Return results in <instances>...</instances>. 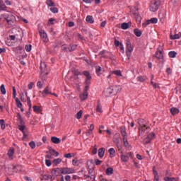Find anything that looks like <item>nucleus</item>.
I'll list each match as a JSON object with an SVG mask.
<instances>
[{
    "instance_id": "f257e3e1",
    "label": "nucleus",
    "mask_w": 181,
    "mask_h": 181,
    "mask_svg": "<svg viewBox=\"0 0 181 181\" xmlns=\"http://www.w3.org/2000/svg\"><path fill=\"white\" fill-rule=\"evenodd\" d=\"M1 22H4V23H7L9 28H12L13 24L15 23V21H16V18L12 13H7L4 14H1L0 16Z\"/></svg>"
},
{
    "instance_id": "f03ea898",
    "label": "nucleus",
    "mask_w": 181,
    "mask_h": 181,
    "mask_svg": "<svg viewBox=\"0 0 181 181\" xmlns=\"http://www.w3.org/2000/svg\"><path fill=\"white\" fill-rule=\"evenodd\" d=\"M118 93H119V87L111 86L103 91V95H105V97H111L115 95V94H118Z\"/></svg>"
},
{
    "instance_id": "7ed1b4c3",
    "label": "nucleus",
    "mask_w": 181,
    "mask_h": 181,
    "mask_svg": "<svg viewBox=\"0 0 181 181\" xmlns=\"http://www.w3.org/2000/svg\"><path fill=\"white\" fill-rule=\"evenodd\" d=\"M160 6V0H151L150 4V11L151 12H156Z\"/></svg>"
},
{
    "instance_id": "20e7f679",
    "label": "nucleus",
    "mask_w": 181,
    "mask_h": 181,
    "mask_svg": "<svg viewBox=\"0 0 181 181\" xmlns=\"http://www.w3.org/2000/svg\"><path fill=\"white\" fill-rule=\"evenodd\" d=\"M21 100L23 103H26L27 101L29 110H32V102L30 101V98L28 97V93H25V94L24 93H22L21 94Z\"/></svg>"
},
{
    "instance_id": "39448f33",
    "label": "nucleus",
    "mask_w": 181,
    "mask_h": 181,
    "mask_svg": "<svg viewBox=\"0 0 181 181\" xmlns=\"http://www.w3.org/2000/svg\"><path fill=\"white\" fill-rule=\"evenodd\" d=\"M61 173L62 175H71V173H76V170L73 168H61Z\"/></svg>"
},
{
    "instance_id": "423d86ee",
    "label": "nucleus",
    "mask_w": 181,
    "mask_h": 181,
    "mask_svg": "<svg viewBox=\"0 0 181 181\" xmlns=\"http://www.w3.org/2000/svg\"><path fill=\"white\" fill-rule=\"evenodd\" d=\"M59 173H62V169L59 168L53 169L51 172V179L54 180V179H56L59 176Z\"/></svg>"
},
{
    "instance_id": "0eeeda50",
    "label": "nucleus",
    "mask_w": 181,
    "mask_h": 181,
    "mask_svg": "<svg viewBox=\"0 0 181 181\" xmlns=\"http://www.w3.org/2000/svg\"><path fill=\"white\" fill-rule=\"evenodd\" d=\"M151 23H158V18H152L151 20H147L145 23H143V28H146L148 25Z\"/></svg>"
},
{
    "instance_id": "6e6552de",
    "label": "nucleus",
    "mask_w": 181,
    "mask_h": 181,
    "mask_svg": "<svg viewBox=\"0 0 181 181\" xmlns=\"http://www.w3.org/2000/svg\"><path fill=\"white\" fill-rule=\"evenodd\" d=\"M146 129H148V126L139 127V136H144L146 133Z\"/></svg>"
},
{
    "instance_id": "1a4fd4ad",
    "label": "nucleus",
    "mask_w": 181,
    "mask_h": 181,
    "mask_svg": "<svg viewBox=\"0 0 181 181\" xmlns=\"http://www.w3.org/2000/svg\"><path fill=\"white\" fill-rule=\"evenodd\" d=\"M40 37L42 39L43 42L47 43L49 42V39L47 38V34L45 30L40 31Z\"/></svg>"
},
{
    "instance_id": "9d476101",
    "label": "nucleus",
    "mask_w": 181,
    "mask_h": 181,
    "mask_svg": "<svg viewBox=\"0 0 181 181\" xmlns=\"http://www.w3.org/2000/svg\"><path fill=\"white\" fill-rule=\"evenodd\" d=\"M7 155L10 160H13V155H15V148L13 147H11L7 153Z\"/></svg>"
},
{
    "instance_id": "9b49d317",
    "label": "nucleus",
    "mask_w": 181,
    "mask_h": 181,
    "mask_svg": "<svg viewBox=\"0 0 181 181\" xmlns=\"http://www.w3.org/2000/svg\"><path fill=\"white\" fill-rule=\"evenodd\" d=\"M74 78H75V83H78V76H81V72L78 69L73 70Z\"/></svg>"
},
{
    "instance_id": "f8f14e48",
    "label": "nucleus",
    "mask_w": 181,
    "mask_h": 181,
    "mask_svg": "<svg viewBox=\"0 0 181 181\" xmlns=\"http://www.w3.org/2000/svg\"><path fill=\"white\" fill-rule=\"evenodd\" d=\"M153 181H159V173L156 170V167L153 168Z\"/></svg>"
},
{
    "instance_id": "ddd939ff",
    "label": "nucleus",
    "mask_w": 181,
    "mask_h": 181,
    "mask_svg": "<svg viewBox=\"0 0 181 181\" xmlns=\"http://www.w3.org/2000/svg\"><path fill=\"white\" fill-rule=\"evenodd\" d=\"M156 136V135L153 132L150 133L146 139V144H149L152 139H155Z\"/></svg>"
},
{
    "instance_id": "4468645a",
    "label": "nucleus",
    "mask_w": 181,
    "mask_h": 181,
    "mask_svg": "<svg viewBox=\"0 0 181 181\" xmlns=\"http://www.w3.org/2000/svg\"><path fill=\"white\" fill-rule=\"evenodd\" d=\"M154 56L159 60L163 59V52L161 50L158 49Z\"/></svg>"
},
{
    "instance_id": "2eb2a0df",
    "label": "nucleus",
    "mask_w": 181,
    "mask_h": 181,
    "mask_svg": "<svg viewBox=\"0 0 181 181\" xmlns=\"http://www.w3.org/2000/svg\"><path fill=\"white\" fill-rule=\"evenodd\" d=\"M120 132L122 138H128V133H127V129L125 127H120Z\"/></svg>"
},
{
    "instance_id": "dca6fc26",
    "label": "nucleus",
    "mask_w": 181,
    "mask_h": 181,
    "mask_svg": "<svg viewBox=\"0 0 181 181\" xmlns=\"http://www.w3.org/2000/svg\"><path fill=\"white\" fill-rule=\"evenodd\" d=\"M47 153H49L50 155L54 156L55 158H57L59 156V152L54 150V148H49V151H47Z\"/></svg>"
},
{
    "instance_id": "f3484780",
    "label": "nucleus",
    "mask_w": 181,
    "mask_h": 181,
    "mask_svg": "<svg viewBox=\"0 0 181 181\" xmlns=\"http://www.w3.org/2000/svg\"><path fill=\"white\" fill-rule=\"evenodd\" d=\"M134 50V48L132 47V45H131V42H127V49H126V52L127 53H132Z\"/></svg>"
},
{
    "instance_id": "a211bd4d",
    "label": "nucleus",
    "mask_w": 181,
    "mask_h": 181,
    "mask_svg": "<svg viewBox=\"0 0 181 181\" xmlns=\"http://www.w3.org/2000/svg\"><path fill=\"white\" fill-rule=\"evenodd\" d=\"M137 121L139 127H146L148 125V122L144 119H138Z\"/></svg>"
},
{
    "instance_id": "6ab92c4d",
    "label": "nucleus",
    "mask_w": 181,
    "mask_h": 181,
    "mask_svg": "<svg viewBox=\"0 0 181 181\" xmlns=\"http://www.w3.org/2000/svg\"><path fill=\"white\" fill-rule=\"evenodd\" d=\"M51 141L53 144H55L56 145H58V144H60L62 142V140H60V139L57 136H52Z\"/></svg>"
},
{
    "instance_id": "aec40b11",
    "label": "nucleus",
    "mask_w": 181,
    "mask_h": 181,
    "mask_svg": "<svg viewBox=\"0 0 181 181\" xmlns=\"http://www.w3.org/2000/svg\"><path fill=\"white\" fill-rule=\"evenodd\" d=\"M95 72H96L97 76H101V74H103V73H104V71H103V68H101V66H95Z\"/></svg>"
},
{
    "instance_id": "412c9836",
    "label": "nucleus",
    "mask_w": 181,
    "mask_h": 181,
    "mask_svg": "<svg viewBox=\"0 0 181 181\" xmlns=\"http://www.w3.org/2000/svg\"><path fill=\"white\" fill-rule=\"evenodd\" d=\"M62 158H55L52 161V165H53V166H59V165H60V163H62Z\"/></svg>"
},
{
    "instance_id": "4be33fe9",
    "label": "nucleus",
    "mask_w": 181,
    "mask_h": 181,
    "mask_svg": "<svg viewBox=\"0 0 181 181\" xmlns=\"http://www.w3.org/2000/svg\"><path fill=\"white\" fill-rule=\"evenodd\" d=\"M80 98L81 101H84L88 98V92H83L80 95Z\"/></svg>"
},
{
    "instance_id": "5701e85b",
    "label": "nucleus",
    "mask_w": 181,
    "mask_h": 181,
    "mask_svg": "<svg viewBox=\"0 0 181 181\" xmlns=\"http://www.w3.org/2000/svg\"><path fill=\"white\" fill-rule=\"evenodd\" d=\"M40 93H42V97H45L47 94H52V93L49 91V86H47L42 92L40 91Z\"/></svg>"
},
{
    "instance_id": "b1692460",
    "label": "nucleus",
    "mask_w": 181,
    "mask_h": 181,
    "mask_svg": "<svg viewBox=\"0 0 181 181\" xmlns=\"http://www.w3.org/2000/svg\"><path fill=\"white\" fill-rule=\"evenodd\" d=\"M105 153V148H101L98 150V156L99 158H104V155Z\"/></svg>"
},
{
    "instance_id": "393cba45",
    "label": "nucleus",
    "mask_w": 181,
    "mask_h": 181,
    "mask_svg": "<svg viewBox=\"0 0 181 181\" xmlns=\"http://www.w3.org/2000/svg\"><path fill=\"white\" fill-rule=\"evenodd\" d=\"M181 37V33H180L179 34H175L173 35H170V39L171 40H175L176 39H180Z\"/></svg>"
},
{
    "instance_id": "a878e982",
    "label": "nucleus",
    "mask_w": 181,
    "mask_h": 181,
    "mask_svg": "<svg viewBox=\"0 0 181 181\" xmlns=\"http://www.w3.org/2000/svg\"><path fill=\"white\" fill-rule=\"evenodd\" d=\"M170 112L173 115H177V114H179V109L177 107H172L170 110Z\"/></svg>"
},
{
    "instance_id": "bb28decb",
    "label": "nucleus",
    "mask_w": 181,
    "mask_h": 181,
    "mask_svg": "<svg viewBox=\"0 0 181 181\" xmlns=\"http://www.w3.org/2000/svg\"><path fill=\"white\" fill-rule=\"evenodd\" d=\"M86 21L88 23H94V18H93V16H87Z\"/></svg>"
},
{
    "instance_id": "cd10ccee",
    "label": "nucleus",
    "mask_w": 181,
    "mask_h": 181,
    "mask_svg": "<svg viewBox=\"0 0 181 181\" xmlns=\"http://www.w3.org/2000/svg\"><path fill=\"white\" fill-rule=\"evenodd\" d=\"M108 152L110 153V158H115V149H114V148H110L108 150Z\"/></svg>"
},
{
    "instance_id": "c85d7f7f",
    "label": "nucleus",
    "mask_w": 181,
    "mask_h": 181,
    "mask_svg": "<svg viewBox=\"0 0 181 181\" xmlns=\"http://www.w3.org/2000/svg\"><path fill=\"white\" fill-rule=\"evenodd\" d=\"M2 11H6V6L4 3V1L0 0V12Z\"/></svg>"
},
{
    "instance_id": "c756f323",
    "label": "nucleus",
    "mask_w": 181,
    "mask_h": 181,
    "mask_svg": "<svg viewBox=\"0 0 181 181\" xmlns=\"http://www.w3.org/2000/svg\"><path fill=\"white\" fill-rule=\"evenodd\" d=\"M87 168H88V169H90L91 168H94V160H88L87 161Z\"/></svg>"
},
{
    "instance_id": "7c9ffc66",
    "label": "nucleus",
    "mask_w": 181,
    "mask_h": 181,
    "mask_svg": "<svg viewBox=\"0 0 181 181\" xmlns=\"http://www.w3.org/2000/svg\"><path fill=\"white\" fill-rule=\"evenodd\" d=\"M76 156V153H66L64 155V158H66V159H70L71 158H74Z\"/></svg>"
},
{
    "instance_id": "2f4dec72",
    "label": "nucleus",
    "mask_w": 181,
    "mask_h": 181,
    "mask_svg": "<svg viewBox=\"0 0 181 181\" xmlns=\"http://www.w3.org/2000/svg\"><path fill=\"white\" fill-rule=\"evenodd\" d=\"M165 181H179V177H165Z\"/></svg>"
},
{
    "instance_id": "473e14b6",
    "label": "nucleus",
    "mask_w": 181,
    "mask_h": 181,
    "mask_svg": "<svg viewBox=\"0 0 181 181\" xmlns=\"http://www.w3.org/2000/svg\"><path fill=\"white\" fill-rule=\"evenodd\" d=\"M114 173V168H108L106 169V175L107 176H111Z\"/></svg>"
},
{
    "instance_id": "72a5a7b5",
    "label": "nucleus",
    "mask_w": 181,
    "mask_h": 181,
    "mask_svg": "<svg viewBox=\"0 0 181 181\" xmlns=\"http://www.w3.org/2000/svg\"><path fill=\"white\" fill-rule=\"evenodd\" d=\"M96 111L98 112H103V107L101 106V103H100V101H98L97 107H96Z\"/></svg>"
},
{
    "instance_id": "f704fd0d",
    "label": "nucleus",
    "mask_w": 181,
    "mask_h": 181,
    "mask_svg": "<svg viewBox=\"0 0 181 181\" xmlns=\"http://www.w3.org/2000/svg\"><path fill=\"white\" fill-rule=\"evenodd\" d=\"M115 136L116 138H115V144H116V145H119V140L121 139V136L119 135V134H116Z\"/></svg>"
},
{
    "instance_id": "c9c22d12",
    "label": "nucleus",
    "mask_w": 181,
    "mask_h": 181,
    "mask_svg": "<svg viewBox=\"0 0 181 181\" xmlns=\"http://www.w3.org/2000/svg\"><path fill=\"white\" fill-rule=\"evenodd\" d=\"M134 33L137 37H141V36H142V31H141L139 29H134Z\"/></svg>"
},
{
    "instance_id": "e433bc0d",
    "label": "nucleus",
    "mask_w": 181,
    "mask_h": 181,
    "mask_svg": "<svg viewBox=\"0 0 181 181\" xmlns=\"http://www.w3.org/2000/svg\"><path fill=\"white\" fill-rule=\"evenodd\" d=\"M46 5H47V6H56V4L52 0H46Z\"/></svg>"
},
{
    "instance_id": "4c0bfd02",
    "label": "nucleus",
    "mask_w": 181,
    "mask_h": 181,
    "mask_svg": "<svg viewBox=\"0 0 181 181\" xmlns=\"http://www.w3.org/2000/svg\"><path fill=\"white\" fill-rule=\"evenodd\" d=\"M137 81H139V83H144V81H146V76H138L136 78Z\"/></svg>"
},
{
    "instance_id": "58836bf2",
    "label": "nucleus",
    "mask_w": 181,
    "mask_h": 181,
    "mask_svg": "<svg viewBox=\"0 0 181 181\" xmlns=\"http://www.w3.org/2000/svg\"><path fill=\"white\" fill-rule=\"evenodd\" d=\"M121 160H122V162L127 163V162H128V160H129V157L128 156L122 155Z\"/></svg>"
},
{
    "instance_id": "ea45409f",
    "label": "nucleus",
    "mask_w": 181,
    "mask_h": 181,
    "mask_svg": "<svg viewBox=\"0 0 181 181\" xmlns=\"http://www.w3.org/2000/svg\"><path fill=\"white\" fill-rule=\"evenodd\" d=\"M0 91H1V94H3V95H5V94H6V89L5 88L4 84L1 85Z\"/></svg>"
},
{
    "instance_id": "a19ab883",
    "label": "nucleus",
    "mask_w": 181,
    "mask_h": 181,
    "mask_svg": "<svg viewBox=\"0 0 181 181\" xmlns=\"http://www.w3.org/2000/svg\"><path fill=\"white\" fill-rule=\"evenodd\" d=\"M18 129L21 131V132H26V131H28L26 127L23 124L18 126Z\"/></svg>"
},
{
    "instance_id": "79ce46f5",
    "label": "nucleus",
    "mask_w": 181,
    "mask_h": 181,
    "mask_svg": "<svg viewBox=\"0 0 181 181\" xmlns=\"http://www.w3.org/2000/svg\"><path fill=\"white\" fill-rule=\"evenodd\" d=\"M121 28L124 30H127V29H128V28H129V24L128 23H122Z\"/></svg>"
},
{
    "instance_id": "37998d69",
    "label": "nucleus",
    "mask_w": 181,
    "mask_h": 181,
    "mask_svg": "<svg viewBox=\"0 0 181 181\" xmlns=\"http://www.w3.org/2000/svg\"><path fill=\"white\" fill-rule=\"evenodd\" d=\"M62 50H63L64 52H69V45H62Z\"/></svg>"
},
{
    "instance_id": "c03bdc74",
    "label": "nucleus",
    "mask_w": 181,
    "mask_h": 181,
    "mask_svg": "<svg viewBox=\"0 0 181 181\" xmlns=\"http://www.w3.org/2000/svg\"><path fill=\"white\" fill-rule=\"evenodd\" d=\"M176 54H177V53L175 51H170L168 53V56H170L172 59H175V57H176Z\"/></svg>"
},
{
    "instance_id": "a18cd8bd",
    "label": "nucleus",
    "mask_w": 181,
    "mask_h": 181,
    "mask_svg": "<svg viewBox=\"0 0 181 181\" xmlns=\"http://www.w3.org/2000/svg\"><path fill=\"white\" fill-rule=\"evenodd\" d=\"M76 118L77 119H81V117H83V110H80L76 115Z\"/></svg>"
},
{
    "instance_id": "49530a36",
    "label": "nucleus",
    "mask_w": 181,
    "mask_h": 181,
    "mask_svg": "<svg viewBox=\"0 0 181 181\" xmlns=\"http://www.w3.org/2000/svg\"><path fill=\"white\" fill-rule=\"evenodd\" d=\"M49 11H51V12L52 13H59V9L57 8L54 7H54H51L49 8Z\"/></svg>"
},
{
    "instance_id": "de8ad7c7",
    "label": "nucleus",
    "mask_w": 181,
    "mask_h": 181,
    "mask_svg": "<svg viewBox=\"0 0 181 181\" xmlns=\"http://www.w3.org/2000/svg\"><path fill=\"white\" fill-rule=\"evenodd\" d=\"M0 127L1 129H5V120L4 119H0Z\"/></svg>"
},
{
    "instance_id": "09e8293b",
    "label": "nucleus",
    "mask_w": 181,
    "mask_h": 181,
    "mask_svg": "<svg viewBox=\"0 0 181 181\" xmlns=\"http://www.w3.org/2000/svg\"><path fill=\"white\" fill-rule=\"evenodd\" d=\"M17 117L21 125H22V124H24L23 119H22V116L21 115V113H18Z\"/></svg>"
},
{
    "instance_id": "8fccbe9b",
    "label": "nucleus",
    "mask_w": 181,
    "mask_h": 181,
    "mask_svg": "<svg viewBox=\"0 0 181 181\" xmlns=\"http://www.w3.org/2000/svg\"><path fill=\"white\" fill-rule=\"evenodd\" d=\"M16 103L18 108H22V103L19 101V98H16Z\"/></svg>"
},
{
    "instance_id": "3c124183",
    "label": "nucleus",
    "mask_w": 181,
    "mask_h": 181,
    "mask_svg": "<svg viewBox=\"0 0 181 181\" xmlns=\"http://www.w3.org/2000/svg\"><path fill=\"white\" fill-rule=\"evenodd\" d=\"M72 164L74 166H78V165H80V161L77 159H74L72 160Z\"/></svg>"
},
{
    "instance_id": "603ef678",
    "label": "nucleus",
    "mask_w": 181,
    "mask_h": 181,
    "mask_svg": "<svg viewBox=\"0 0 181 181\" xmlns=\"http://www.w3.org/2000/svg\"><path fill=\"white\" fill-rule=\"evenodd\" d=\"M112 74H115V76H117V77L122 76V74L121 73V71H114L112 72Z\"/></svg>"
},
{
    "instance_id": "864d4df0",
    "label": "nucleus",
    "mask_w": 181,
    "mask_h": 181,
    "mask_svg": "<svg viewBox=\"0 0 181 181\" xmlns=\"http://www.w3.org/2000/svg\"><path fill=\"white\" fill-rule=\"evenodd\" d=\"M77 49V45H69V52H73Z\"/></svg>"
},
{
    "instance_id": "5fc2aeb1",
    "label": "nucleus",
    "mask_w": 181,
    "mask_h": 181,
    "mask_svg": "<svg viewBox=\"0 0 181 181\" xmlns=\"http://www.w3.org/2000/svg\"><path fill=\"white\" fill-rule=\"evenodd\" d=\"M26 52H30L32 50V45H27L25 47Z\"/></svg>"
},
{
    "instance_id": "6e6d98bb",
    "label": "nucleus",
    "mask_w": 181,
    "mask_h": 181,
    "mask_svg": "<svg viewBox=\"0 0 181 181\" xmlns=\"http://www.w3.org/2000/svg\"><path fill=\"white\" fill-rule=\"evenodd\" d=\"M50 179H52V175H43L44 180H49Z\"/></svg>"
},
{
    "instance_id": "4d7b16f0",
    "label": "nucleus",
    "mask_w": 181,
    "mask_h": 181,
    "mask_svg": "<svg viewBox=\"0 0 181 181\" xmlns=\"http://www.w3.org/2000/svg\"><path fill=\"white\" fill-rule=\"evenodd\" d=\"M29 145L32 149H35V148H36V143H35V141H30Z\"/></svg>"
},
{
    "instance_id": "13d9d810",
    "label": "nucleus",
    "mask_w": 181,
    "mask_h": 181,
    "mask_svg": "<svg viewBox=\"0 0 181 181\" xmlns=\"http://www.w3.org/2000/svg\"><path fill=\"white\" fill-rule=\"evenodd\" d=\"M33 108L35 112H40V107L39 106H33Z\"/></svg>"
},
{
    "instance_id": "bf43d9fd",
    "label": "nucleus",
    "mask_w": 181,
    "mask_h": 181,
    "mask_svg": "<svg viewBox=\"0 0 181 181\" xmlns=\"http://www.w3.org/2000/svg\"><path fill=\"white\" fill-rule=\"evenodd\" d=\"M83 75H85L87 78H91V75L90 74V72L87 71H83Z\"/></svg>"
},
{
    "instance_id": "052dcab7",
    "label": "nucleus",
    "mask_w": 181,
    "mask_h": 181,
    "mask_svg": "<svg viewBox=\"0 0 181 181\" xmlns=\"http://www.w3.org/2000/svg\"><path fill=\"white\" fill-rule=\"evenodd\" d=\"M123 142H124V146H128V145H129V144H128V137L123 138Z\"/></svg>"
},
{
    "instance_id": "680f3d73",
    "label": "nucleus",
    "mask_w": 181,
    "mask_h": 181,
    "mask_svg": "<svg viewBox=\"0 0 181 181\" xmlns=\"http://www.w3.org/2000/svg\"><path fill=\"white\" fill-rule=\"evenodd\" d=\"M45 164H46V166H48V168H49V167L52 166V161L50 160L46 159Z\"/></svg>"
},
{
    "instance_id": "e2e57ef3",
    "label": "nucleus",
    "mask_w": 181,
    "mask_h": 181,
    "mask_svg": "<svg viewBox=\"0 0 181 181\" xmlns=\"http://www.w3.org/2000/svg\"><path fill=\"white\" fill-rule=\"evenodd\" d=\"M172 176V173L170 172V170H167L165 172V177H171Z\"/></svg>"
},
{
    "instance_id": "0e129e2a",
    "label": "nucleus",
    "mask_w": 181,
    "mask_h": 181,
    "mask_svg": "<svg viewBox=\"0 0 181 181\" xmlns=\"http://www.w3.org/2000/svg\"><path fill=\"white\" fill-rule=\"evenodd\" d=\"M28 139V131L23 132V139Z\"/></svg>"
},
{
    "instance_id": "69168bd1",
    "label": "nucleus",
    "mask_w": 181,
    "mask_h": 181,
    "mask_svg": "<svg viewBox=\"0 0 181 181\" xmlns=\"http://www.w3.org/2000/svg\"><path fill=\"white\" fill-rule=\"evenodd\" d=\"M97 152H98L97 145H95L94 148L92 150V153H93V155H97Z\"/></svg>"
},
{
    "instance_id": "338daca9",
    "label": "nucleus",
    "mask_w": 181,
    "mask_h": 181,
    "mask_svg": "<svg viewBox=\"0 0 181 181\" xmlns=\"http://www.w3.org/2000/svg\"><path fill=\"white\" fill-rule=\"evenodd\" d=\"M95 165H97L98 166L99 165L103 163V161L99 159H95Z\"/></svg>"
},
{
    "instance_id": "774afa93",
    "label": "nucleus",
    "mask_w": 181,
    "mask_h": 181,
    "mask_svg": "<svg viewBox=\"0 0 181 181\" xmlns=\"http://www.w3.org/2000/svg\"><path fill=\"white\" fill-rule=\"evenodd\" d=\"M88 173L93 176V173H94V168H88Z\"/></svg>"
}]
</instances>
